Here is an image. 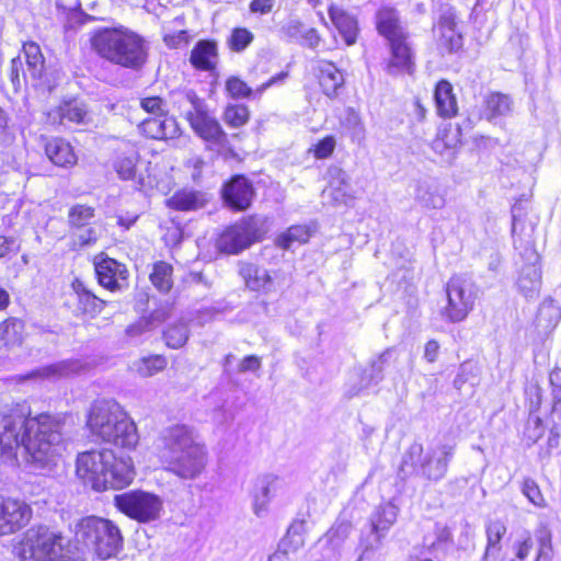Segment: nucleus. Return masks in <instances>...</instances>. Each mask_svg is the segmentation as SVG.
I'll use <instances>...</instances> for the list:
<instances>
[{
  "label": "nucleus",
  "mask_w": 561,
  "mask_h": 561,
  "mask_svg": "<svg viewBox=\"0 0 561 561\" xmlns=\"http://www.w3.org/2000/svg\"><path fill=\"white\" fill-rule=\"evenodd\" d=\"M62 426L59 417L48 413L23 417L0 412V458L11 460L23 447L33 462L53 463L64 449Z\"/></svg>",
  "instance_id": "f257e3e1"
},
{
  "label": "nucleus",
  "mask_w": 561,
  "mask_h": 561,
  "mask_svg": "<svg viewBox=\"0 0 561 561\" xmlns=\"http://www.w3.org/2000/svg\"><path fill=\"white\" fill-rule=\"evenodd\" d=\"M162 460L168 472L182 480H196L206 470L208 451L197 432L176 424L162 432Z\"/></svg>",
  "instance_id": "f03ea898"
},
{
  "label": "nucleus",
  "mask_w": 561,
  "mask_h": 561,
  "mask_svg": "<svg viewBox=\"0 0 561 561\" xmlns=\"http://www.w3.org/2000/svg\"><path fill=\"white\" fill-rule=\"evenodd\" d=\"M91 46L102 59L124 69L139 71L148 61V41L124 25L99 28Z\"/></svg>",
  "instance_id": "7ed1b4c3"
},
{
  "label": "nucleus",
  "mask_w": 561,
  "mask_h": 561,
  "mask_svg": "<svg viewBox=\"0 0 561 561\" xmlns=\"http://www.w3.org/2000/svg\"><path fill=\"white\" fill-rule=\"evenodd\" d=\"M77 474L91 483L96 491L124 489L135 477L131 458L112 449L90 450L79 454Z\"/></svg>",
  "instance_id": "20e7f679"
},
{
  "label": "nucleus",
  "mask_w": 561,
  "mask_h": 561,
  "mask_svg": "<svg viewBox=\"0 0 561 561\" xmlns=\"http://www.w3.org/2000/svg\"><path fill=\"white\" fill-rule=\"evenodd\" d=\"M88 427L93 436L122 448L130 449L138 443L135 423L113 400H99L92 404Z\"/></svg>",
  "instance_id": "39448f33"
},
{
  "label": "nucleus",
  "mask_w": 561,
  "mask_h": 561,
  "mask_svg": "<svg viewBox=\"0 0 561 561\" xmlns=\"http://www.w3.org/2000/svg\"><path fill=\"white\" fill-rule=\"evenodd\" d=\"M20 558L22 561H82L68 538L45 525L33 526L24 533Z\"/></svg>",
  "instance_id": "423d86ee"
},
{
  "label": "nucleus",
  "mask_w": 561,
  "mask_h": 561,
  "mask_svg": "<svg viewBox=\"0 0 561 561\" xmlns=\"http://www.w3.org/2000/svg\"><path fill=\"white\" fill-rule=\"evenodd\" d=\"M75 539L102 560L117 557L123 550L124 537L119 527L111 519L90 515L75 525Z\"/></svg>",
  "instance_id": "0eeeda50"
},
{
  "label": "nucleus",
  "mask_w": 561,
  "mask_h": 561,
  "mask_svg": "<svg viewBox=\"0 0 561 561\" xmlns=\"http://www.w3.org/2000/svg\"><path fill=\"white\" fill-rule=\"evenodd\" d=\"M454 455V444H437L424 450L422 444L413 443L403 456L400 472L437 482L445 478Z\"/></svg>",
  "instance_id": "6e6552de"
},
{
  "label": "nucleus",
  "mask_w": 561,
  "mask_h": 561,
  "mask_svg": "<svg viewBox=\"0 0 561 561\" xmlns=\"http://www.w3.org/2000/svg\"><path fill=\"white\" fill-rule=\"evenodd\" d=\"M266 232V218L252 215L226 228L218 237L216 244L220 252L238 254L251 244L261 241Z\"/></svg>",
  "instance_id": "1a4fd4ad"
},
{
  "label": "nucleus",
  "mask_w": 561,
  "mask_h": 561,
  "mask_svg": "<svg viewBox=\"0 0 561 561\" xmlns=\"http://www.w3.org/2000/svg\"><path fill=\"white\" fill-rule=\"evenodd\" d=\"M114 502L119 512L139 523L157 520L163 508L160 496L141 490L118 494Z\"/></svg>",
  "instance_id": "9d476101"
},
{
  "label": "nucleus",
  "mask_w": 561,
  "mask_h": 561,
  "mask_svg": "<svg viewBox=\"0 0 561 561\" xmlns=\"http://www.w3.org/2000/svg\"><path fill=\"white\" fill-rule=\"evenodd\" d=\"M446 294L443 316L453 323L463 321L474 305L472 284L461 276H454L447 283Z\"/></svg>",
  "instance_id": "9b49d317"
},
{
  "label": "nucleus",
  "mask_w": 561,
  "mask_h": 561,
  "mask_svg": "<svg viewBox=\"0 0 561 561\" xmlns=\"http://www.w3.org/2000/svg\"><path fill=\"white\" fill-rule=\"evenodd\" d=\"M410 35L387 41L389 57L382 62L387 75L397 77L412 75L415 71V53Z\"/></svg>",
  "instance_id": "f8f14e48"
},
{
  "label": "nucleus",
  "mask_w": 561,
  "mask_h": 561,
  "mask_svg": "<svg viewBox=\"0 0 561 561\" xmlns=\"http://www.w3.org/2000/svg\"><path fill=\"white\" fill-rule=\"evenodd\" d=\"M520 257L523 265L518 273L516 286L527 300H535L539 297L541 288L540 256L534 248L526 247L520 252Z\"/></svg>",
  "instance_id": "ddd939ff"
},
{
  "label": "nucleus",
  "mask_w": 561,
  "mask_h": 561,
  "mask_svg": "<svg viewBox=\"0 0 561 561\" xmlns=\"http://www.w3.org/2000/svg\"><path fill=\"white\" fill-rule=\"evenodd\" d=\"M32 508L23 500L0 495V537L24 528L32 518Z\"/></svg>",
  "instance_id": "4468645a"
},
{
  "label": "nucleus",
  "mask_w": 561,
  "mask_h": 561,
  "mask_svg": "<svg viewBox=\"0 0 561 561\" xmlns=\"http://www.w3.org/2000/svg\"><path fill=\"white\" fill-rule=\"evenodd\" d=\"M95 209L84 204H76L68 210V227L73 241L80 247L90 245L98 240L96 231L91 226Z\"/></svg>",
  "instance_id": "2eb2a0df"
},
{
  "label": "nucleus",
  "mask_w": 561,
  "mask_h": 561,
  "mask_svg": "<svg viewBox=\"0 0 561 561\" xmlns=\"http://www.w3.org/2000/svg\"><path fill=\"white\" fill-rule=\"evenodd\" d=\"M254 196L252 182L242 174L231 176L221 187L225 205L234 211L247 210L252 205Z\"/></svg>",
  "instance_id": "dca6fc26"
},
{
  "label": "nucleus",
  "mask_w": 561,
  "mask_h": 561,
  "mask_svg": "<svg viewBox=\"0 0 561 561\" xmlns=\"http://www.w3.org/2000/svg\"><path fill=\"white\" fill-rule=\"evenodd\" d=\"M352 525L350 522L334 524L316 545L319 558L316 561H340L342 548L350 536Z\"/></svg>",
  "instance_id": "f3484780"
},
{
  "label": "nucleus",
  "mask_w": 561,
  "mask_h": 561,
  "mask_svg": "<svg viewBox=\"0 0 561 561\" xmlns=\"http://www.w3.org/2000/svg\"><path fill=\"white\" fill-rule=\"evenodd\" d=\"M94 268L98 282L102 287L116 291L126 286L128 270L118 261L101 254L94 260Z\"/></svg>",
  "instance_id": "a211bd4d"
},
{
  "label": "nucleus",
  "mask_w": 561,
  "mask_h": 561,
  "mask_svg": "<svg viewBox=\"0 0 561 561\" xmlns=\"http://www.w3.org/2000/svg\"><path fill=\"white\" fill-rule=\"evenodd\" d=\"M399 514V507L392 502L382 503L376 507L369 518L373 540L367 541L365 550L378 549L389 529L393 526Z\"/></svg>",
  "instance_id": "6ab92c4d"
},
{
  "label": "nucleus",
  "mask_w": 561,
  "mask_h": 561,
  "mask_svg": "<svg viewBox=\"0 0 561 561\" xmlns=\"http://www.w3.org/2000/svg\"><path fill=\"white\" fill-rule=\"evenodd\" d=\"M194 133L208 142L220 145L226 140V134L219 122L209 112L206 103L197 106L196 112L186 119Z\"/></svg>",
  "instance_id": "aec40b11"
},
{
  "label": "nucleus",
  "mask_w": 561,
  "mask_h": 561,
  "mask_svg": "<svg viewBox=\"0 0 561 561\" xmlns=\"http://www.w3.org/2000/svg\"><path fill=\"white\" fill-rule=\"evenodd\" d=\"M288 78V71L272 76L256 89H252L238 77H230L226 81V89L233 99H259L271 87L282 85Z\"/></svg>",
  "instance_id": "412c9836"
},
{
  "label": "nucleus",
  "mask_w": 561,
  "mask_h": 561,
  "mask_svg": "<svg viewBox=\"0 0 561 561\" xmlns=\"http://www.w3.org/2000/svg\"><path fill=\"white\" fill-rule=\"evenodd\" d=\"M54 123L70 127L71 125L87 126L92 122L91 115L83 102L71 100L61 103L48 114Z\"/></svg>",
  "instance_id": "4be33fe9"
},
{
  "label": "nucleus",
  "mask_w": 561,
  "mask_h": 561,
  "mask_svg": "<svg viewBox=\"0 0 561 561\" xmlns=\"http://www.w3.org/2000/svg\"><path fill=\"white\" fill-rule=\"evenodd\" d=\"M328 14L345 45L353 46L357 42L359 34L357 16L334 4L329 7Z\"/></svg>",
  "instance_id": "5701e85b"
},
{
  "label": "nucleus",
  "mask_w": 561,
  "mask_h": 561,
  "mask_svg": "<svg viewBox=\"0 0 561 561\" xmlns=\"http://www.w3.org/2000/svg\"><path fill=\"white\" fill-rule=\"evenodd\" d=\"M454 539L450 528L447 525L436 523L433 533L423 538V550L430 556L442 561L451 551Z\"/></svg>",
  "instance_id": "b1692460"
},
{
  "label": "nucleus",
  "mask_w": 561,
  "mask_h": 561,
  "mask_svg": "<svg viewBox=\"0 0 561 561\" xmlns=\"http://www.w3.org/2000/svg\"><path fill=\"white\" fill-rule=\"evenodd\" d=\"M376 28L386 41L410 35L402 24L399 11L392 7H382L377 11Z\"/></svg>",
  "instance_id": "393cba45"
},
{
  "label": "nucleus",
  "mask_w": 561,
  "mask_h": 561,
  "mask_svg": "<svg viewBox=\"0 0 561 561\" xmlns=\"http://www.w3.org/2000/svg\"><path fill=\"white\" fill-rule=\"evenodd\" d=\"M439 43L448 53H457L463 46V38L457 31L456 14L451 8L446 9L438 20Z\"/></svg>",
  "instance_id": "a878e982"
},
{
  "label": "nucleus",
  "mask_w": 561,
  "mask_h": 561,
  "mask_svg": "<svg viewBox=\"0 0 561 561\" xmlns=\"http://www.w3.org/2000/svg\"><path fill=\"white\" fill-rule=\"evenodd\" d=\"M323 93L335 98L344 84L343 72L331 61L319 59L313 67Z\"/></svg>",
  "instance_id": "bb28decb"
},
{
  "label": "nucleus",
  "mask_w": 561,
  "mask_h": 561,
  "mask_svg": "<svg viewBox=\"0 0 561 561\" xmlns=\"http://www.w3.org/2000/svg\"><path fill=\"white\" fill-rule=\"evenodd\" d=\"M219 59L218 45L213 39H199L190 55L191 65L199 71L211 72Z\"/></svg>",
  "instance_id": "cd10ccee"
},
{
  "label": "nucleus",
  "mask_w": 561,
  "mask_h": 561,
  "mask_svg": "<svg viewBox=\"0 0 561 561\" xmlns=\"http://www.w3.org/2000/svg\"><path fill=\"white\" fill-rule=\"evenodd\" d=\"M514 101L511 95L502 92H491L483 100V117L491 123L510 116L513 112Z\"/></svg>",
  "instance_id": "c85d7f7f"
},
{
  "label": "nucleus",
  "mask_w": 561,
  "mask_h": 561,
  "mask_svg": "<svg viewBox=\"0 0 561 561\" xmlns=\"http://www.w3.org/2000/svg\"><path fill=\"white\" fill-rule=\"evenodd\" d=\"M390 350H387L379 354L367 368H365L359 378V387L352 388L347 391L348 397H354L360 393V391L368 389L371 386L378 385L383 379L385 366L390 357Z\"/></svg>",
  "instance_id": "c756f323"
},
{
  "label": "nucleus",
  "mask_w": 561,
  "mask_h": 561,
  "mask_svg": "<svg viewBox=\"0 0 561 561\" xmlns=\"http://www.w3.org/2000/svg\"><path fill=\"white\" fill-rule=\"evenodd\" d=\"M279 485L278 477L273 474H265L256 480L253 492L255 515L260 516L262 512L266 511L270 501L276 495Z\"/></svg>",
  "instance_id": "7c9ffc66"
},
{
  "label": "nucleus",
  "mask_w": 561,
  "mask_h": 561,
  "mask_svg": "<svg viewBox=\"0 0 561 561\" xmlns=\"http://www.w3.org/2000/svg\"><path fill=\"white\" fill-rule=\"evenodd\" d=\"M327 178L329 182V192L336 204H346L351 198V178L346 171L337 165L328 169Z\"/></svg>",
  "instance_id": "2f4dec72"
},
{
  "label": "nucleus",
  "mask_w": 561,
  "mask_h": 561,
  "mask_svg": "<svg viewBox=\"0 0 561 561\" xmlns=\"http://www.w3.org/2000/svg\"><path fill=\"white\" fill-rule=\"evenodd\" d=\"M306 524L304 520L294 522L287 529L286 535L278 543L277 551L270 557L268 561H275L290 552H296L305 545Z\"/></svg>",
  "instance_id": "473e14b6"
},
{
  "label": "nucleus",
  "mask_w": 561,
  "mask_h": 561,
  "mask_svg": "<svg viewBox=\"0 0 561 561\" xmlns=\"http://www.w3.org/2000/svg\"><path fill=\"white\" fill-rule=\"evenodd\" d=\"M239 274L243 278L247 287L251 290H268L272 286V277L267 270L253 263L240 262Z\"/></svg>",
  "instance_id": "72a5a7b5"
},
{
  "label": "nucleus",
  "mask_w": 561,
  "mask_h": 561,
  "mask_svg": "<svg viewBox=\"0 0 561 561\" xmlns=\"http://www.w3.org/2000/svg\"><path fill=\"white\" fill-rule=\"evenodd\" d=\"M45 153L58 167L68 168L76 163L77 158L69 142L61 138H53L45 145Z\"/></svg>",
  "instance_id": "f704fd0d"
},
{
  "label": "nucleus",
  "mask_w": 561,
  "mask_h": 561,
  "mask_svg": "<svg viewBox=\"0 0 561 561\" xmlns=\"http://www.w3.org/2000/svg\"><path fill=\"white\" fill-rule=\"evenodd\" d=\"M434 100L437 113L443 117H451L456 115L458 106L454 94L453 85L447 80L437 82L434 91Z\"/></svg>",
  "instance_id": "c9c22d12"
},
{
  "label": "nucleus",
  "mask_w": 561,
  "mask_h": 561,
  "mask_svg": "<svg viewBox=\"0 0 561 561\" xmlns=\"http://www.w3.org/2000/svg\"><path fill=\"white\" fill-rule=\"evenodd\" d=\"M415 201L428 209H440L445 206V196L433 182H420L415 190Z\"/></svg>",
  "instance_id": "e433bc0d"
},
{
  "label": "nucleus",
  "mask_w": 561,
  "mask_h": 561,
  "mask_svg": "<svg viewBox=\"0 0 561 561\" xmlns=\"http://www.w3.org/2000/svg\"><path fill=\"white\" fill-rule=\"evenodd\" d=\"M82 369L83 365L79 359H67L38 368L33 374L44 379H59L78 374Z\"/></svg>",
  "instance_id": "4c0bfd02"
},
{
  "label": "nucleus",
  "mask_w": 561,
  "mask_h": 561,
  "mask_svg": "<svg viewBox=\"0 0 561 561\" xmlns=\"http://www.w3.org/2000/svg\"><path fill=\"white\" fill-rule=\"evenodd\" d=\"M72 288L77 295L78 309L82 313L94 316L104 309L105 301L91 293L81 280L76 279L72 283Z\"/></svg>",
  "instance_id": "58836bf2"
},
{
  "label": "nucleus",
  "mask_w": 561,
  "mask_h": 561,
  "mask_svg": "<svg viewBox=\"0 0 561 561\" xmlns=\"http://www.w3.org/2000/svg\"><path fill=\"white\" fill-rule=\"evenodd\" d=\"M206 203L205 196L196 191H179L173 194L168 201L167 205L175 210L190 211L202 208Z\"/></svg>",
  "instance_id": "ea45409f"
},
{
  "label": "nucleus",
  "mask_w": 561,
  "mask_h": 561,
  "mask_svg": "<svg viewBox=\"0 0 561 561\" xmlns=\"http://www.w3.org/2000/svg\"><path fill=\"white\" fill-rule=\"evenodd\" d=\"M171 101L173 106L180 114L187 119L196 112L197 106H202L205 101L201 99L193 90L183 89L176 90L171 93Z\"/></svg>",
  "instance_id": "a19ab883"
},
{
  "label": "nucleus",
  "mask_w": 561,
  "mask_h": 561,
  "mask_svg": "<svg viewBox=\"0 0 561 561\" xmlns=\"http://www.w3.org/2000/svg\"><path fill=\"white\" fill-rule=\"evenodd\" d=\"M23 54L25 57L26 69L31 79H41L44 72L45 64L41 47L33 42L26 43L23 45Z\"/></svg>",
  "instance_id": "79ce46f5"
},
{
  "label": "nucleus",
  "mask_w": 561,
  "mask_h": 561,
  "mask_svg": "<svg viewBox=\"0 0 561 561\" xmlns=\"http://www.w3.org/2000/svg\"><path fill=\"white\" fill-rule=\"evenodd\" d=\"M24 329V322L20 318H8L0 323V341L5 345L21 344Z\"/></svg>",
  "instance_id": "37998d69"
},
{
  "label": "nucleus",
  "mask_w": 561,
  "mask_h": 561,
  "mask_svg": "<svg viewBox=\"0 0 561 561\" xmlns=\"http://www.w3.org/2000/svg\"><path fill=\"white\" fill-rule=\"evenodd\" d=\"M311 233L307 226L297 225L291 226L284 233L279 234L276 239V243L284 250H289L294 244H304L308 242Z\"/></svg>",
  "instance_id": "c03bdc74"
},
{
  "label": "nucleus",
  "mask_w": 561,
  "mask_h": 561,
  "mask_svg": "<svg viewBox=\"0 0 561 561\" xmlns=\"http://www.w3.org/2000/svg\"><path fill=\"white\" fill-rule=\"evenodd\" d=\"M172 266L164 262L159 261L154 263L150 274L152 285L161 293H168L172 287Z\"/></svg>",
  "instance_id": "a18cd8bd"
},
{
  "label": "nucleus",
  "mask_w": 561,
  "mask_h": 561,
  "mask_svg": "<svg viewBox=\"0 0 561 561\" xmlns=\"http://www.w3.org/2000/svg\"><path fill=\"white\" fill-rule=\"evenodd\" d=\"M507 531L506 525L501 519L489 520L485 524L486 546L489 552L500 553L502 550V539Z\"/></svg>",
  "instance_id": "49530a36"
},
{
  "label": "nucleus",
  "mask_w": 561,
  "mask_h": 561,
  "mask_svg": "<svg viewBox=\"0 0 561 561\" xmlns=\"http://www.w3.org/2000/svg\"><path fill=\"white\" fill-rule=\"evenodd\" d=\"M188 327L184 321H178L163 332L165 344L170 348H180L188 340Z\"/></svg>",
  "instance_id": "de8ad7c7"
},
{
  "label": "nucleus",
  "mask_w": 561,
  "mask_h": 561,
  "mask_svg": "<svg viewBox=\"0 0 561 561\" xmlns=\"http://www.w3.org/2000/svg\"><path fill=\"white\" fill-rule=\"evenodd\" d=\"M538 550L535 561H551L552 559V534L546 525H541L535 531Z\"/></svg>",
  "instance_id": "09e8293b"
},
{
  "label": "nucleus",
  "mask_w": 561,
  "mask_h": 561,
  "mask_svg": "<svg viewBox=\"0 0 561 561\" xmlns=\"http://www.w3.org/2000/svg\"><path fill=\"white\" fill-rule=\"evenodd\" d=\"M167 358L162 355H151L148 357H142L137 363H135V367L137 373L141 377H151L157 373L163 370L167 367Z\"/></svg>",
  "instance_id": "8fccbe9b"
},
{
  "label": "nucleus",
  "mask_w": 561,
  "mask_h": 561,
  "mask_svg": "<svg viewBox=\"0 0 561 561\" xmlns=\"http://www.w3.org/2000/svg\"><path fill=\"white\" fill-rule=\"evenodd\" d=\"M254 41V34L245 27H236L228 38V46L234 53H242Z\"/></svg>",
  "instance_id": "3c124183"
},
{
  "label": "nucleus",
  "mask_w": 561,
  "mask_h": 561,
  "mask_svg": "<svg viewBox=\"0 0 561 561\" xmlns=\"http://www.w3.org/2000/svg\"><path fill=\"white\" fill-rule=\"evenodd\" d=\"M249 119V110L244 105H230L224 113V121L227 125L238 128Z\"/></svg>",
  "instance_id": "603ef678"
},
{
  "label": "nucleus",
  "mask_w": 561,
  "mask_h": 561,
  "mask_svg": "<svg viewBox=\"0 0 561 561\" xmlns=\"http://www.w3.org/2000/svg\"><path fill=\"white\" fill-rule=\"evenodd\" d=\"M305 30L306 26L299 19L289 18L282 24L279 32L289 42H295L298 44Z\"/></svg>",
  "instance_id": "864d4df0"
},
{
  "label": "nucleus",
  "mask_w": 561,
  "mask_h": 561,
  "mask_svg": "<svg viewBox=\"0 0 561 561\" xmlns=\"http://www.w3.org/2000/svg\"><path fill=\"white\" fill-rule=\"evenodd\" d=\"M523 494L528 499L530 503H533L537 507H545L546 501L545 497L539 489V485L537 482L531 479L527 478L523 482L522 486Z\"/></svg>",
  "instance_id": "5fc2aeb1"
},
{
  "label": "nucleus",
  "mask_w": 561,
  "mask_h": 561,
  "mask_svg": "<svg viewBox=\"0 0 561 561\" xmlns=\"http://www.w3.org/2000/svg\"><path fill=\"white\" fill-rule=\"evenodd\" d=\"M140 106L144 111L151 114L152 117H162L168 114L167 103L159 96H148L140 100Z\"/></svg>",
  "instance_id": "6e6d98bb"
},
{
  "label": "nucleus",
  "mask_w": 561,
  "mask_h": 561,
  "mask_svg": "<svg viewBox=\"0 0 561 561\" xmlns=\"http://www.w3.org/2000/svg\"><path fill=\"white\" fill-rule=\"evenodd\" d=\"M114 169L122 180H134L136 174V160L134 157H118Z\"/></svg>",
  "instance_id": "4d7b16f0"
},
{
  "label": "nucleus",
  "mask_w": 561,
  "mask_h": 561,
  "mask_svg": "<svg viewBox=\"0 0 561 561\" xmlns=\"http://www.w3.org/2000/svg\"><path fill=\"white\" fill-rule=\"evenodd\" d=\"M27 76L28 72L23 67L22 58L20 56L13 58L10 65L9 77L15 90L21 87L22 81L26 82Z\"/></svg>",
  "instance_id": "13d9d810"
},
{
  "label": "nucleus",
  "mask_w": 561,
  "mask_h": 561,
  "mask_svg": "<svg viewBox=\"0 0 561 561\" xmlns=\"http://www.w3.org/2000/svg\"><path fill=\"white\" fill-rule=\"evenodd\" d=\"M149 331H151L150 323L142 317L126 328L125 335L129 342L136 344L140 342L142 335Z\"/></svg>",
  "instance_id": "bf43d9fd"
},
{
  "label": "nucleus",
  "mask_w": 561,
  "mask_h": 561,
  "mask_svg": "<svg viewBox=\"0 0 561 561\" xmlns=\"http://www.w3.org/2000/svg\"><path fill=\"white\" fill-rule=\"evenodd\" d=\"M162 117H150L144 119L138 128L140 133L152 139H161L163 133L161 131Z\"/></svg>",
  "instance_id": "052dcab7"
},
{
  "label": "nucleus",
  "mask_w": 561,
  "mask_h": 561,
  "mask_svg": "<svg viewBox=\"0 0 561 561\" xmlns=\"http://www.w3.org/2000/svg\"><path fill=\"white\" fill-rule=\"evenodd\" d=\"M190 39H191V36H190L188 32L184 31V30L178 31L174 33H170V34H164V36H163L164 44L171 49H176V48H182V47L187 46V44L190 43Z\"/></svg>",
  "instance_id": "680f3d73"
},
{
  "label": "nucleus",
  "mask_w": 561,
  "mask_h": 561,
  "mask_svg": "<svg viewBox=\"0 0 561 561\" xmlns=\"http://www.w3.org/2000/svg\"><path fill=\"white\" fill-rule=\"evenodd\" d=\"M334 148H335L334 137L328 136V137L323 138L322 140H320L314 146L313 152H314L316 158L325 159L333 152Z\"/></svg>",
  "instance_id": "e2e57ef3"
},
{
  "label": "nucleus",
  "mask_w": 561,
  "mask_h": 561,
  "mask_svg": "<svg viewBox=\"0 0 561 561\" xmlns=\"http://www.w3.org/2000/svg\"><path fill=\"white\" fill-rule=\"evenodd\" d=\"M161 131L163 133L161 139H174L180 135V128L173 117L162 116Z\"/></svg>",
  "instance_id": "0e129e2a"
},
{
  "label": "nucleus",
  "mask_w": 561,
  "mask_h": 561,
  "mask_svg": "<svg viewBox=\"0 0 561 561\" xmlns=\"http://www.w3.org/2000/svg\"><path fill=\"white\" fill-rule=\"evenodd\" d=\"M545 314L549 316L550 322L554 324L561 318V313L559 308L554 305L553 299L547 298L545 299L539 307V317H543Z\"/></svg>",
  "instance_id": "69168bd1"
},
{
  "label": "nucleus",
  "mask_w": 561,
  "mask_h": 561,
  "mask_svg": "<svg viewBox=\"0 0 561 561\" xmlns=\"http://www.w3.org/2000/svg\"><path fill=\"white\" fill-rule=\"evenodd\" d=\"M170 317V307L161 306L154 309L148 317H144L145 320L149 321L151 330L163 323Z\"/></svg>",
  "instance_id": "338daca9"
},
{
  "label": "nucleus",
  "mask_w": 561,
  "mask_h": 561,
  "mask_svg": "<svg viewBox=\"0 0 561 561\" xmlns=\"http://www.w3.org/2000/svg\"><path fill=\"white\" fill-rule=\"evenodd\" d=\"M320 42H321V36H320L319 32L313 27H309V28L306 27L298 44L301 46H306L311 49H314L319 46Z\"/></svg>",
  "instance_id": "774afa93"
}]
</instances>
